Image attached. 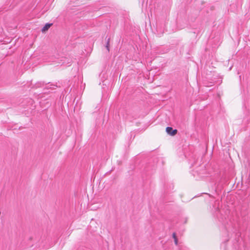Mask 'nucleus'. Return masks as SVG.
I'll return each instance as SVG.
<instances>
[{"label": "nucleus", "mask_w": 250, "mask_h": 250, "mask_svg": "<svg viewBox=\"0 0 250 250\" xmlns=\"http://www.w3.org/2000/svg\"><path fill=\"white\" fill-rule=\"evenodd\" d=\"M166 131L168 134L171 136H174L178 132L177 129H173L172 127L170 126H167L166 129Z\"/></svg>", "instance_id": "f257e3e1"}, {"label": "nucleus", "mask_w": 250, "mask_h": 250, "mask_svg": "<svg viewBox=\"0 0 250 250\" xmlns=\"http://www.w3.org/2000/svg\"><path fill=\"white\" fill-rule=\"evenodd\" d=\"M53 23H47L45 24V25L42 28V32H45L48 30V29L52 25Z\"/></svg>", "instance_id": "f03ea898"}, {"label": "nucleus", "mask_w": 250, "mask_h": 250, "mask_svg": "<svg viewBox=\"0 0 250 250\" xmlns=\"http://www.w3.org/2000/svg\"><path fill=\"white\" fill-rule=\"evenodd\" d=\"M172 237L174 239L175 244L177 245L178 244V239L177 238L176 233H173Z\"/></svg>", "instance_id": "7ed1b4c3"}, {"label": "nucleus", "mask_w": 250, "mask_h": 250, "mask_svg": "<svg viewBox=\"0 0 250 250\" xmlns=\"http://www.w3.org/2000/svg\"><path fill=\"white\" fill-rule=\"evenodd\" d=\"M109 40H110V39L108 38L107 40L106 46H105V47L106 48L108 51H109Z\"/></svg>", "instance_id": "20e7f679"}]
</instances>
